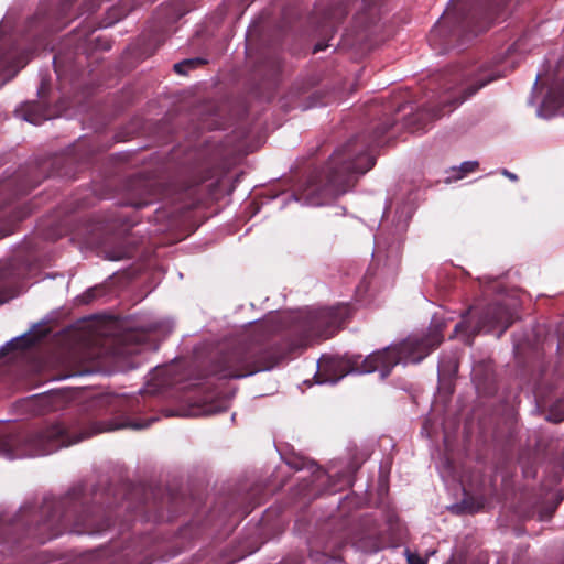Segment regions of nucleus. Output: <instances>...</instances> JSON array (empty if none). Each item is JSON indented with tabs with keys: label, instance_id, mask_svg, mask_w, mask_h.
<instances>
[{
	"label": "nucleus",
	"instance_id": "obj_8",
	"mask_svg": "<svg viewBox=\"0 0 564 564\" xmlns=\"http://www.w3.org/2000/svg\"><path fill=\"white\" fill-rule=\"evenodd\" d=\"M564 115V85L560 88H551L538 109V116L550 118Z\"/></svg>",
	"mask_w": 564,
	"mask_h": 564
},
{
	"label": "nucleus",
	"instance_id": "obj_13",
	"mask_svg": "<svg viewBox=\"0 0 564 564\" xmlns=\"http://www.w3.org/2000/svg\"><path fill=\"white\" fill-rule=\"evenodd\" d=\"M14 294L10 290L6 274L0 271V305L12 299Z\"/></svg>",
	"mask_w": 564,
	"mask_h": 564
},
{
	"label": "nucleus",
	"instance_id": "obj_26",
	"mask_svg": "<svg viewBox=\"0 0 564 564\" xmlns=\"http://www.w3.org/2000/svg\"><path fill=\"white\" fill-rule=\"evenodd\" d=\"M379 549H380V546H373V547L371 549V551H372V552H377Z\"/></svg>",
	"mask_w": 564,
	"mask_h": 564
},
{
	"label": "nucleus",
	"instance_id": "obj_2",
	"mask_svg": "<svg viewBox=\"0 0 564 564\" xmlns=\"http://www.w3.org/2000/svg\"><path fill=\"white\" fill-rule=\"evenodd\" d=\"M443 340L440 330H434L427 335L413 334L399 344L386 347L382 350L369 354L362 358L361 355H352L347 358L349 369L338 376L326 375L327 370H334L337 366L330 364L326 366L325 361L318 362V373L316 382L318 384H336L348 373H370L379 371L381 378L390 375L393 367L398 364H417L423 360L434 348Z\"/></svg>",
	"mask_w": 564,
	"mask_h": 564
},
{
	"label": "nucleus",
	"instance_id": "obj_15",
	"mask_svg": "<svg viewBox=\"0 0 564 564\" xmlns=\"http://www.w3.org/2000/svg\"><path fill=\"white\" fill-rule=\"evenodd\" d=\"M478 166L477 161H466L463 162L459 166L460 174L457 176L458 178L464 177L466 174L474 172Z\"/></svg>",
	"mask_w": 564,
	"mask_h": 564
},
{
	"label": "nucleus",
	"instance_id": "obj_14",
	"mask_svg": "<svg viewBox=\"0 0 564 564\" xmlns=\"http://www.w3.org/2000/svg\"><path fill=\"white\" fill-rule=\"evenodd\" d=\"M57 507V502L55 499H45L44 503L42 506V512L48 513L44 520V524H48L51 521H53L56 517V512H53V509Z\"/></svg>",
	"mask_w": 564,
	"mask_h": 564
},
{
	"label": "nucleus",
	"instance_id": "obj_25",
	"mask_svg": "<svg viewBox=\"0 0 564 564\" xmlns=\"http://www.w3.org/2000/svg\"><path fill=\"white\" fill-rule=\"evenodd\" d=\"M540 80V75L536 76L534 85H533V91L536 89L538 83Z\"/></svg>",
	"mask_w": 564,
	"mask_h": 564
},
{
	"label": "nucleus",
	"instance_id": "obj_16",
	"mask_svg": "<svg viewBox=\"0 0 564 564\" xmlns=\"http://www.w3.org/2000/svg\"><path fill=\"white\" fill-rule=\"evenodd\" d=\"M311 468H312L313 481H319L325 477V471L323 469H321L319 467L312 464Z\"/></svg>",
	"mask_w": 564,
	"mask_h": 564
},
{
	"label": "nucleus",
	"instance_id": "obj_19",
	"mask_svg": "<svg viewBox=\"0 0 564 564\" xmlns=\"http://www.w3.org/2000/svg\"><path fill=\"white\" fill-rule=\"evenodd\" d=\"M408 563L409 564H426L425 560L421 558L420 556L408 553Z\"/></svg>",
	"mask_w": 564,
	"mask_h": 564
},
{
	"label": "nucleus",
	"instance_id": "obj_17",
	"mask_svg": "<svg viewBox=\"0 0 564 564\" xmlns=\"http://www.w3.org/2000/svg\"><path fill=\"white\" fill-rule=\"evenodd\" d=\"M196 61L194 59H188V61H184V62H181V63H177L174 65V69L176 73L178 74H185V67L194 64Z\"/></svg>",
	"mask_w": 564,
	"mask_h": 564
},
{
	"label": "nucleus",
	"instance_id": "obj_11",
	"mask_svg": "<svg viewBox=\"0 0 564 564\" xmlns=\"http://www.w3.org/2000/svg\"><path fill=\"white\" fill-rule=\"evenodd\" d=\"M412 217V208L409 205H402L395 212L394 227L397 234H402L406 230L409 221Z\"/></svg>",
	"mask_w": 564,
	"mask_h": 564
},
{
	"label": "nucleus",
	"instance_id": "obj_18",
	"mask_svg": "<svg viewBox=\"0 0 564 564\" xmlns=\"http://www.w3.org/2000/svg\"><path fill=\"white\" fill-rule=\"evenodd\" d=\"M445 112H441V110H431V109H425L421 116H429L430 118L432 119H437V118H441Z\"/></svg>",
	"mask_w": 564,
	"mask_h": 564
},
{
	"label": "nucleus",
	"instance_id": "obj_1",
	"mask_svg": "<svg viewBox=\"0 0 564 564\" xmlns=\"http://www.w3.org/2000/svg\"><path fill=\"white\" fill-rule=\"evenodd\" d=\"M94 406L99 414L115 417L91 423L89 426L83 420H63L28 434L0 435V453L8 459L44 456L99 433L149 426V423H133L123 416L126 400L118 395L101 394L95 399Z\"/></svg>",
	"mask_w": 564,
	"mask_h": 564
},
{
	"label": "nucleus",
	"instance_id": "obj_12",
	"mask_svg": "<svg viewBox=\"0 0 564 564\" xmlns=\"http://www.w3.org/2000/svg\"><path fill=\"white\" fill-rule=\"evenodd\" d=\"M33 344V338L29 337L28 334H23L18 336L10 341H8L4 346L0 348V355H6L9 350H14L18 348H24Z\"/></svg>",
	"mask_w": 564,
	"mask_h": 564
},
{
	"label": "nucleus",
	"instance_id": "obj_7",
	"mask_svg": "<svg viewBox=\"0 0 564 564\" xmlns=\"http://www.w3.org/2000/svg\"><path fill=\"white\" fill-rule=\"evenodd\" d=\"M458 76H459L460 80L464 82L463 86L459 87L457 91H455L448 96H444L442 98V100L440 101L443 106H445V105L457 106V105L464 102L467 98L473 96L479 88L484 87L491 80L501 77L502 74H500V73L491 74L490 76H488L486 78L481 77V78L476 79L475 82L470 79V76H471L470 70H462Z\"/></svg>",
	"mask_w": 564,
	"mask_h": 564
},
{
	"label": "nucleus",
	"instance_id": "obj_29",
	"mask_svg": "<svg viewBox=\"0 0 564 564\" xmlns=\"http://www.w3.org/2000/svg\"><path fill=\"white\" fill-rule=\"evenodd\" d=\"M444 367L443 361L438 365V371Z\"/></svg>",
	"mask_w": 564,
	"mask_h": 564
},
{
	"label": "nucleus",
	"instance_id": "obj_3",
	"mask_svg": "<svg viewBox=\"0 0 564 564\" xmlns=\"http://www.w3.org/2000/svg\"><path fill=\"white\" fill-rule=\"evenodd\" d=\"M392 126L378 127L371 141L366 135H358L337 149L329 161L327 183L307 197V204L321 206L348 192L357 178L375 165L373 148L380 144V138Z\"/></svg>",
	"mask_w": 564,
	"mask_h": 564
},
{
	"label": "nucleus",
	"instance_id": "obj_28",
	"mask_svg": "<svg viewBox=\"0 0 564 564\" xmlns=\"http://www.w3.org/2000/svg\"><path fill=\"white\" fill-rule=\"evenodd\" d=\"M529 102H530L531 105H533V104H534L533 96L529 99Z\"/></svg>",
	"mask_w": 564,
	"mask_h": 564
},
{
	"label": "nucleus",
	"instance_id": "obj_4",
	"mask_svg": "<svg viewBox=\"0 0 564 564\" xmlns=\"http://www.w3.org/2000/svg\"><path fill=\"white\" fill-rule=\"evenodd\" d=\"M474 311H476L475 307L464 312L463 321L454 329L455 336L466 344H471L474 336L479 332H491L498 326H502L500 336L513 323V311L507 304L489 305L479 314L477 322L471 323L470 314Z\"/></svg>",
	"mask_w": 564,
	"mask_h": 564
},
{
	"label": "nucleus",
	"instance_id": "obj_27",
	"mask_svg": "<svg viewBox=\"0 0 564 564\" xmlns=\"http://www.w3.org/2000/svg\"><path fill=\"white\" fill-rule=\"evenodd\" d=\"M457 369V365L455 361H453V370L455 371Z\"/></svg>",
	"mask_w": 564,
	"mask_h": 564
},
{
	"label": "nucleus",
	"instance_id": "obj_10",
	"mask_svg": "<svg viewBox=\"0 0 564 564\" xmlns=\"http://www.w3.org/2000/svg\"><path fill=\"white\" fill-rule=\"evenodd\" d=\"M69 400V393L65 391H52L37 399L39 405L46 411H56L63 408Z\"/></svg>",
	"mask_w": 564,
	"mask_h": 564
},
{
	"label": "nucleus",
	"instance_id": "obj_20",
	"mask_svg": "<svg viewBox=\"0 0 564 564\" xmlns=\"http://www.w3.org/2000/svg\"><path fill=\"white\" fill-rule=\"evenodd\" d=\"M501 173H502V175H505L506 177H508L509 180H511L513 182H516L518 180V176L514 173H512V172H510V171H508L506 169L502 170Z\"/></svg>",
	"mask_w": 564,
	"mask_h": 564
},
{
	"label": "nucleus",
	"instance_id": "obj_5",
	"mask_svg": "<svg viewBox=\"0 0 564 564\" xmlns=\"http://www.w3.org/2000/svg\"><path fill=\"white\" fill-rule=\"evenodd\" d=\"M275 364V360L267 359L264 355H256L251 350L237 348L219 358L216 372L221 378L240 379L259 371L271 370Z\"/></svg>",
	"mask_w": 564,
	"mask_h": 564
},
{
	"label": "nucleus",
	"instance_id": "obj_23",
	"mask_svg": "<svg viewBox=\"0 0 564 564\" xmlns=\"http://www.w3.org/2000/svg\"><path fill=\"white\" fill-rule=\"evenodd\" d=\"M563 419H564L563 415H558V416H555V417L550 416V420L553 421V422H561Z\"/></svg>",
	"mask_w": 564,
	"mask_h": 564
},
{
	"label": "nucleus",
	"instance_id": "obj_9",
	"mask_svg": "<svg viewBox=\"0 0 564 564\" xmlns=\"http://www.w3.org/2000/svg\"><path fill=\"white\" fill-rule=\"evenodd\" d=\"M13 56L14 53L9 50V39L0 37V86L12 79L24 65L14 66L12 64Z\"/></svg>",
	"mask_w": 564,
	"mask_h": 564
},
{
	"label": "nucleus",
	"instance_id": "obj_22",
	"mask_svg": "<svg viewBox=\"0 0 564 564\" xmlns=\"http://www.w3.org/2000/svg\"><path fill=\"white\" fill-rule=\"evenodd\" d=\"M391 206H386L383 210V218H389Z\"/></svg>",
	"mask_w": 564,
	"mask_h": 564
},
{
	"label": "nucleus",
	"instance_id": "obj_21",
	"mask_svg": "<svg viewBox=\"0 0 564 564\" xmlns=\"http://www.w3.org/2000/svg\"><path fill=\"white\" fill-rule=\"evenodd\" d=\"M326 47H327V45L322 44V43H318V44H316V45H315L314 51H315V52H319V51L325 50Z\"/></svg>",
	"mask_w": 564,
	"mask_h": 564
},
{
	"label": "nucleus",
	"instance_id": "obj_24",
	"mask_svg": "<svg viewBox=\"0 0 564 564\" xmlns=\"http://www.w3.org/2000/svg\"><path fill=\"white\" fill-rule=\"evenodd\" d=\"M24 119L31 123H36V121L33 120L31 116H25Z\"/></svg>",
	"mask_w": 564,
	"mask_h": 564
},
{
	"label": "nucleus",
	"instance_id": "obj_6",
	"mask_svg": "<svg viewBox=\"0 0 564 564\" xmlns=\"http://www.w3.org/2000/svg\"><path fill=\"white\" fill-rule=\"evenodd\" d=\"M347 316L344 305L310 311L303 318L305 339L332 337Z\"/></svg>",
	"mask_w": 564,
	"mask_h": 564
}]
</instances>
